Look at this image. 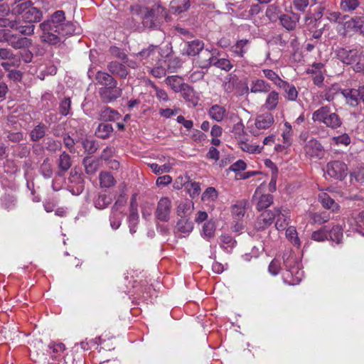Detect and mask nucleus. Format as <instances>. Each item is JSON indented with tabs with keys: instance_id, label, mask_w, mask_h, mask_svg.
Returning a JSON list of instances; mask_svg holds the SVG:
<instances>
[{
	"instance_id": "f257e3e1",
	"label": "nucleus",
	"mask_w": 364,
	"mask_h": 364,
	"mask_svg": "<svg viewBox=\"0 0 364 364\" xmlns=\"http://www.w3.org/2000/svg\"><path fill=\"white\" fill-rule=\"evenodd\" d=\"M39 28L41 31V40L53 46L60 45L65 36L75 33L73 23L66 21L65 14L63 10L55 11L40 23Z\"/></svg>"
},
{
	"instance_id": "f03ea898",
	"label": "nucleus",
	"mask_w": 364,
	"mask_h": 364,
	"mask_svg": "<svg viewBox=\"0 0 364 364\" xmlns=\"http://www.w3.org/2000/svg\"><path fill=\"white\" fill-rule=\"evenodd\" d=\"M95 80L97 84L101 86L98 89V95L102 102L108 104L122 96V89L118 86L117 80L109 73L97 71Z\"/></svg>"
},
{
	"instance_id": "7ed1b4c3",
	"label": "nucleus",
	"mask_w": 364,
	"mask_h": 364,
	"mask_svg": "<svg viewBox=\"0 0 364 364\" xmlns=\"http://www.w3.org/2000/svg\"><path fill=\"white\" fill-rule=\"evenodd\" d=\"M312 120L322 123L331 129L340 128L343 124L341 117L331 110L328 105H324L314 111L312 114Z\"/></svg>"
},
{
	"instance_id": "20e7f679",
	"label": "nucleus",
	"mask_w": 364,
	"mask_h": 364,
	"mask_svg": "<svg viewBox=\"0 0 364 364\" xmlns=\"http://www.w3.org/2000/svg\"><path fill=\"white\" fill-rule=\"evenodd\" d=\"M166 9L161 4H154L151 8H146V11L142 16V23L149 28H156L159 21L166 16Z\"/></svg>"
},
{
	"instance_id": "39448f33",
	"label": "nucleus",
	"mask_w": 364,
	"mask_h": 364,
	"mask_svg": "<svg viewBox=\"0 0 364 364\" xmlns=\"http://www.w3.org/2000/svg\"><path fill=\"white\" fill-rule=\"evenodd\" d=\"M32 4L31 1H26L17 6V11L23 13L21 16L23 20L31 24L39 22L43 18L42 11L36 7L31 6Z\"/></svg>"
},
{
	"instance_id": "423d86ee",
	"label": "nucleus",
	"mask_w": 364,
	"mask_h": 364,
	"mask_svg": "<svg viewBox=\"0 0 364 364\" xmlns=\"http://www.w3.org/2000/svg\"><path fill=\"white\" fill-rule=\"evenodd\" d=\"M290 262H286V267L288 268L282 274V279L284 283L289 285L298 284L304 277V272L300 269L299 264H294L293 266H289L288 263Z\"/></svg>"
},
{
	"instance_id": "0eeeda50",
	"label": "nucleus",
	"mask_w": 364,
	"mask_h": 364,
	"mask_svg": "<svg viewBox=\"0 0 364 364\" xmlns=\"http://www.w3.org/2000/svg\"><path fill=\"white\" fill-rule=\"evenodd\" d=\"M346 164L341 161H330L326 165V173L335 179L343 180L347 176Z\"/></svg>"
},
{
	"instance_id": "6e6552de",
	"label": "nucleus",
	"mask_w": 364,
	"mask_h": 364,
	"mask_svg": "<svg viewBox=\"0 0 364 364\" xmlns=\"http://www.w3.org/2000/svg\"><path fill=\"white\" fill-rule=\"evenodd\" d=\"M304 151L310 158L321 159L325 156V150L321 144L316 139L308 141L304 147Z\"/></svg>"
},
{
	"instance_id": "1a4fd4ad",
	"label": "nucleus",
	"mask_w": 364,
	"mask_h": 364,
	"mask_svg": "<svg viewBox=\"0 0 364 364\" xmlns=\"http://www.w3.org/2000/svg\"><path fill=\"white\" fill-rule=\"evenodd\" d=\"M171 201L168 197L161 198L157 204L155 215L162 222H168L170 218Z\"/></svg>"
},
{
	"instance_id": "9d476101",
	"label": "nucleus",
	"mask_w": 364,
	"mask_h": 364,
	"mask_svg": "<svg viewBox=\"0 0 364 364\" xmlns=\"http://www.w3.org/2000/svg\"><path fill=\"white\" fill-rule=\"evenodd\" d=\"M215 58L214 53L207 48H203L193 59V63L201 69H208L213 66Z\"/></svg>"
},
{
	"instance_id": "9b49d317",
	"label": "nucleus",
	"mask_w": 364,
	"mask_h": 364,
	"mask_svg": "<svg viewBox=\"0 0 364 364\" xmlns=\"http://www.w3.org/2000/svg\"><path fill=\"white\" fill-rule=\"evenodd\" d=\"M274 197L269 193L260 194L257 189L253 195L252 201L256 203L257 210H262L269 207L273 203Z\"/></svg>"
},
{
	"instance_id": "f8f14e48",
	"label": "nucleus",
	"mask_w": 364,
	"mask_h": 364,
	"mask_svg": "<svg viewBox=\"0 0 364 364\" xmlns=\"http://www.w3.org/2000/svg\"><path fill=\"white\" fill-rule=\"evenodd\" d=\"M274 212L276 213L275 218H277L275 222L276 228L278 230H286L290 218L289 210L283 208H276Z\"/></svg>"
},
{
	"instance_id": "ddd939ff",
	"label": "nucleus",
	"mask_w": 364,
	"mask_h": 364,
	"mask_svg": "<svg viewBox=\"0 0 364 364\" xmlns=\"http://www.w3.org/2000/svg\"><path fill=\"white\" fill-rule=\"evenodd\" d=\"M205 43L203 41L195 39L193 41H187L185 44L183 54L188 56L194 57V58L199 54V53L204 48Z\"/></svg>"
},
{
	"instance_id": "4468645a",
	"label": "nucleus",
	"mask_w": 364,
	"mask_h": 364,
	"mask_svg": "<svg viewBox=\"0 0 364 364\" xmlns=\"http://www.w3.org/2000/svg\"><path fill=\"white\" fill-rule=\"evenodd\" d=\"M299 19L300 15L294 12H291V15L282 14L279 17L281 25L288 31L294 30Z\"/></svg>"
},
{
	"instance_id": "2eb2a0df",
	"label": "nucleus",
	"mask_w": 364,
	"mask_h": 364,
	"mask_svg": "<svg viewBox=\"0 0 364 364\" xmlns=\"http://www.w3.org/2000/svg\"><path fill=\"white\" fill-rule=\"evenodd\" d=\"M250 41L248 39L237 40L230 48V52L235 57L244 58L248 52Z\"/></svg>"
},
{
	"instance_id": "dca6fc26",
	"label": "nucleus",
	"mask_w": 364,
	"mask_h": 364,
	"mask_svg": "<svg viewBox=\"0 0 364 364\" xmlns=\"http://www.w3.org/2000/svg\"><path fill=\"white\" fill-rule=\"evenodd\" d=\"M183 100L189 104V105L196 107L199 98L194 90L193 87L188 84L183 85V88L179 92Z\"/></svg>"
},
{
	"instance_id": "f3484780",
	"label": "nucleus",
	"mask_w": 364,
	"mask_h": 364,
	"mask_svg": "<svg viewBox=\"0 0 364 364\" xmlns=\"http://www.w3.org/2000/svg\"><path fill=\"white\" fill-rule=\"evenodd\" d=\"M191 5V0H171L169 4V11L173 15H180L188 11Z\"/></svg>"
},
{
	"instance_id": "a211bd4d",
	"label": "nucleus",
	"mask_w": 364,
	"mask_h": 364,
	"mask_svg": "<svg viewBox=\"0 0 364 364\" xmlns=\"http://www.w3.org/2000/svg\"><path fill=\"white\" fill-rule=\"evenodd\" d=\"M276 218L275 212L266 210L263 212L257 219L256 228L258 230H264L272 225Z\"/></svg>"
},
{
	"instance_id": "6ab92c4d",
	"label": "nucleus",
	"mask_w": 364,
	"mask_h": 364,
	"mask_svg": "<svg viewBox=\"0 0 364 364\" xmlns=\"http://www.w3.org/2000/svg\"><path fill=\"white\" fill-rule=\"evenodd\" d=\"M107 68L112 76L116 75L124 79L129 74V70L127 66L118 61L109 62L107 65Z\"/></svg>"
},
{
	"instance_id": "aec40b11",
	"label": "nucleus",
	"mask_w": 364,
	"mask_h": 364,
	"mask_svg": "<svg viewBox=\"0 0 364 364\" xmlns=\"http://www.w3.org/2000/svg\"><path fill=\"white\" fill-rule=\"evenodd\" d=\"M318 201L323 208L331 210L332 212H338L340 205L327 193L322 192L318 194Z\"/></svg>"
},
{
	"instance_id": "412c9836",
	"label": "nucleus",
	"mask_w": 364,
	"mask_h": 364,
	"mask_svg": "<svg viewBox=\"0 0 364 364\" xmlns=\"http://www.w3.org/2000/svg\"><path fill=\"white\" fill-rule=\"evenodd\" d=\"M9 14V9L7 5H0V28H10L14 30L15 25H16V19H11V18H6L5 16Z\"/></svg>"
},
{
	"instance_id": "4be33fe9",
	"label": "nucleus",
	"mask_w": 364,
	"mask_h": 364,
	"mask_svg": "<svg viewBox=\"0 0 364 364\" xmlns=\"http://www.w3.org/2000/svg\"><path fill=\"white\" fill-rule=\"evenodd\" d=\"M47 126L43 122H39L31 130L29 136L33 142H38L45 137L47 132Z\"/></svg>"
},
{
	"instance_id": "5701e85b",
	"label": "nucleus",
	"mask_w": 364,
	"mask_h": 364,
	"mask_svg": "<svg viewBox=\"0 0 364 364\" xmlns=\"http://www.w3.org/2000/svg\"><path fill=\"white\" fill-rule=\"evenodd\" d=\"M71 166L72 160L70 156L67 152L63 151L60 154L58 160V167L59 168L58 175L60 176H63L70 169Z\"/></svg>"
},
{
	"instance_id": "b1692460",
	"label": "nucleus",
	"mask_w": 364,
	"mask_h": 364,
	"mask_svg": "<svg viewBox=\"0 0 364 364\" xmlns=\"http://www.w3.org/2000/svg\"><path fill=\"white\" fill-rule=\"evenodd\" d=\"M356 50H347L346 48H339L337 50L338 58L343 63L347 65H353L356 58Z\"/></svg>"
},
{
	"instance_id": "393cba45",
	"label": "nucleus",
	"mask_w": 364,
	"mask_h": 364,
	"mask_svg": "<svg viewBox=\"0 0 364 364\" xmlns=\"http://www.w3.org/2000/svg\"><path fill=\"white\" fill-rule=\"evenodd\" d=\"M271 90V85L264 80L257 79L252 80L250 84L252 93H267Z\"/></svg>"
},
{
	"instance_id": "a878e982",
	"label": "nucleus",
	"mask_w": 364,
	"mask_h": 364,
	"mask_svg": "<svg viewBox=\"0 0 364 364\" xmlns=\"http://www.w3.org/2000/svg\"><path fill=\"white\" fill-rule=\"evenodd\" d=\"M274 123V117L271 113L259 115L255 120V127L258 129H266Z\"/></svg>"
},
{
	"instance_id": "bb28decb",
	"label": "nucleus",
	"mask_w": 364,
	"mask_h": 364,
	"mask_svg": "<svg viewBox=\"0 0 364 364\" xmlns=\"http://www.w3.org/2000/svg\"><path fill=\"white\" fill-rule=\"evenodd\" d=\"M112 202V198L109 194L100 193L93 199L95 207L99 210H103L108 207Z\"/></svg>"
},
{
	"instance_id": "cd10ccee",
	"label": "nucleus",
	"mask_w": 364,
	"mask_h": 364,
	"mask_svg": "<svg viewBox=\"0 0 364 364\" xmlns=\"http://www.w3.org/2000/svg\"><path fill=\"white\" fill-rule=\"evenodd\" d=\"M267 93L268 95L263 107L268 111H273L277 107L279 104L280 99L279 94L275 90L269 91Z\"/></svg>"
},
{
	"instance_id": "c85d7f7f",
	"label": "nucleus",
	"mask_w": 364,
	"mask_h": 364,
	"mask_svg": "<svg viewBox=\"0 0 364 364\" xmlns=\"http://www.w3.org/2000/svg\"><path fill=\"white\" fill-rule=\"evenodd\" d=\"M208 113L213 119L220 122L225 118L226 115V109L224 107L218 105H214L208 109Z\"/></svg>"
},
{
	"instance_id": "c756f323",
	"label": "nucleus",
	"mask_w": 364,
	"mask_h": 364,
	"mask_svg": "<svg viewBox=\"0 0 364 364\" xmlns=\"http://www.w3.org/2000/svg\"><path fill=\"white\" fill-rule=\"evenodd\" d=\"M16 203V198L10 194L6 193L0 198V207L7 211L15 209Z\"/></svg>"
},
{
	"instance_id": "7c9ffc66",
	"label": "nucleus",
	"mask_w": 364,
	"mask_h": 364,
	"mask_svg": "<svg viewBox=\"0 0 364 364\" xmlns=\"http://www.w3.org/2000/svg\"><path fill=\"white\" fill-rule=\"evenodd\" d=\"M120 117L119 113L109 107H105L100 113V119L105 122H114L119 119Z\"/></svg>"
},
{
	"instance_id": "2f4dec72",
	"label": "nucleus",
	"mask_w": 364,
	"mask_h": 364,
	"mask_svg": "<svg viewBox=\"0 0 364 364\" xmlns=\"http://www.w3.org/2000/svg\"><path fill=\"white\" fill-rule=\"evenodd\" d=\"M0 60H13V67H18L21 63L20 58L15 55L13 51L8 48H0Z\"/></svg>"
},
{
	"instance_id": "473e14b6",
	"label": "nucleus",
	"mask_w": 364,
	"mask_h": 364,
	"mask_svg": "<svg viewBox=\"0 0 364 364\" xmlns=\"http://www.w3.org/2000/svg\"><path fill=\"white\" fill-rule=\"evenodd\" d=\"M165 82L175 92H179L186 85L182 77L178 75L168 76L166 78Z\"/></svg>"
},
{
	"instance_id": "72a5a7b5",
	"label": "nucleus",
	"mask_w": 364,
	"mask_h": 364,
	"mask_svg": "<svg viewBox=\"0 0 364 364\" xmlns=\"http://www.w3.org/2000/svg\"><path fill=\"white\" fill-rule=\"evenodd\" d=\"M113 131L112 124L102 122L96 129L95 135L100 139H106L110 136Z\"/></svg>"
},
{
	"instance_id": "f704fd0d",
	"label": "nucleus",
	"mask_w": 364,
	"mask_h": 364,
	"mask_svg": "<svg viewBox=\"0 0 364 364\" xmlns=\"http://www.w3.org/2000/svg\"><path fill=\"white\" fill-rule=\"evenodd\" d=\"M279 87L284 90L286 93V98L288 100L295 101L298 97V91L294 85L284 80Z\"/></svg>"
},
{
	"instance_id": "c9c22d12",
	"label": "nucleus",
	"mask_w": 364,
	"mask_h": 364,
	"mask_svg": "<svg viewBox=\"0 0 364 364\" xmlns=\"http://www.w3.org/2000/svg\"><path fill=\"white\" fill-rule=\"evenodd\" d=\"M176 229L178 232L189 235L193 229V223L186 217H182L176 224Z\"/></svg>"
},
{
	"instance_id": "e433bc0d",
	"label": "nucleus",
	"mask_w": 364,
	"mask_h": 364,
	"mask_svg": "<svg viewBox=\"0 0 364 364\" xmlns=\"http://www.w3.org/2000/svg\"><path fill=\"white\" fill-rule=\"evenodd\" d=\"M348 28L364 33V16H355L346 22Z\"/></svg>"
},
{
	"instance_id": "4c0bfd02",
	"label": "nucleus",
	"mask_w": 364,
	"mask_h": 364,
	"mask_svg": "<svg viewBox=\"0 0 364 364\" xmlns=\"http://www.w3.org/2000/svg\"><path fill=\"white\" fill-rule=\"evenodd\" d=\"M85 173L88 175H93L98 169V161L92 159V157L86 156L82 160Z\"/></svg>"
},
{
	"instance_id": "58836bf2",
	"label": "nucleus",
	"mask_w": 364,
	"mask_h": 364,
	"mask_svg": "<svg viewBox=\"0 0 364 364\" xmlns=\"http://www.w3.org/2000/svg\"><path fill=\"white\" fill-rule=\"evenodd\" d=\"M235 244L236 241L230 235H223L220 236V247L227 252H231Z\"/></svg>"
},
{
	"instance_id": "ea45409f",
	"label": "nucleus",
	"mask_w": 364,
	"mask_h": 364,
	"mask_svg": "<svg viewBox=\"0 0 364 364\" xmlns=\"http://www.w3.org/2000/svg\"><path fill=\"white\" fill-rule=\"evenodd\" d=\"M342 95L346 98V102L351 107H355L358 105V99L357 95L358 90H343L341 91Z\"/></svg>"
},
{
	"instance_id": "a19ab883",
	"label": "nucleus",
	"mask_w": 364,
	"mask_h": 364,
	"mask_svg": "<svg viewBox=\"0 0 364 364\" xmlns=\"http://www.w3.org/2000/svg\"><path fill=\"white\" fill-rule=\"evenodd\" d=\"M115 179L109 172L105 171L100 174V183L102 187L109 188L115 184Z\"/></svg>"
},
{
	"instance_id": "79ce46f5",
	"label": "nucleus",
	"mask_w": 364,
	"mask_h": 364,
	"mask_svg": "<svg viewBox=\"0 0 364 364\" xmlns=\"http://www.w3.org/2000/svg\"><path fill=\"white\" fill-rule=\"evenodd\" d=\"M293 131L291 125L289 122H286L284 124V129L282 132L283 144L284 146H289L292 143Z\"/></svg>"
},
{
	"instance_id": "37998d69",
	"label": "nucleus",
	"mask_w": 364,
	"mask_h": 364,
	"mask_svg": "<svg viewBox=\"0 0 364 364\" xmlns=\"http://www.w3.org/2000/svg\"><path fill=\"white\" fill-rule=\"evenodd\" d=\"M213 66L226 72L230 71L233 68V65L229 59L218 58L216 56L213 61Z\"/></svg>"
},
{
	"instance_id": "c03bdc74",
	"label": "nucleus",
	"mask_w": 364,
	"mask_h": 364,
	"mask_svg": "<svg viewBox=\"0 0 364 364\" xmlns=\"http://www.w3.org/2000/svg\"><path fill=\"white\" fill-rule=\"evenodd\" d=\"M45 148L50 153H55L62 148L61 141L52 137H48L45 141Z\"/></svg>"
},
{
	"instance_id": "a18cd8bd",
	"label": "nucleus",
	"mask_w": 364,
	"mask_h": 364,
	"mask_svg": "<svg viewBox=\"0 0 364 364\" xmlns=\"http://www.w3.org/2000/svg\"><path fill=\"white\" fill-rule=\"evenodd\" d=\"M82 145L88 154H92L98 149L97 142L90 138H85L82 140Z\"/></svg>"
},
{
	"instance_id": "49530a36",
	"label": "nucleus",
	"mask_w": 364,
	"mask_h": 364,
	"mask_svg": "<svg viewBox=\"0 0 364 364\" xmlns=\"http://www.w3.org/2000/svg\"><path fill=\"white\" fill-rule=\"evenodd\" d=\"M310 218L314 223L321 225L327 223L331 217L329 213L326 212L312 213L310 214Z\"/></svg>"
},
{
	"instance_id": "de8ad7c7",
	"label": "nucleus",
	"mask_w": 364,
	"mask_h": 364,
	"mask_svg": "<svg viewBox=\"0 0 364 364\" xmlns=\"http://www.w3.org/2000/svg\"><path fill=\"white\" fill-rule=\"evenodd\" d=\"M328 236L332 241L339 244L343 238V230L339 225H334L331 230H328Z\"/></svg>"
},
{
	"instance_id": "09e8293b",
	"label": "nucleus",
	"mask_w": 364,
	"mask_h": 364,
	"mask_svg": "<svg viewBox=\"0 0 364 364\" xmlns=\"http://www.w3.org/2000/svg\"><path fill=\"white\" fill-rule=\"evenodd\" d=\"M340 90L341 89L337 85H333L323 91L322 97L328 102H331L335 99L336 95L339 93Z\"/></svg>"
},
{
	"instance_id": "8fccbe9b",
	"label": "nucleus",
	"mask_w": 364,
	"mask_h": 364,
	"mask_svg": "<svg viewBox=\"0 0 364 364\" xmlns=\"http://www.w3.org/2000/svg\"><path fill=\"white\" fill-rule=\"evenodd\" d=\"M262 73L266 78L272 81L277 87H279L284 81L277 73L271 69H264L262 70Z\"/></svg>"
},
{
	"instance_id": "3c124183",
	"label": "nucleus",
	"mask_w": 364,
	"mask_h": 364,
	"mask_svg": "<svg viewBox=\"0 0 364 364\" xmlns=\"http://www.w3.org/2000/svg\"><path fill=\"white\" fill-rule=\"evenodd\" d=\"M359 6V0H341V9L345 12H352Z\"/></svg>"
},
{
	"instance_id": "603ef678",
	"label": "nucleus",
	"mask_w": 364,
	"mask_h": 364,
	"mask_svg": "<svg viewBox=\"0 0 364 364\" xmlns=\"http://www.w3.org/2000/svg\"><path fill=\"white\" fill-rule=\"evenodd\" d=\"M35 26L33 24L23 25L19 21H16V25H15L14 30L18 31L23 35L30 36L33 34Z\"/></svg>"
},
{
	"instance_id": "864d4df0",
	"label": "nucleus",
	"mask_w": 364,
	"mask_h": 364,
	"mask_svg": "<svg viewBox=\"0 0 364 364\" xmlns=\"http://www.w3.org/2000/svg\"><path fill=\"white\" fill-rule=\"evenodd\" d=\"M122 219V211L111 210L109 215L110 225L114 230H117L121 225Z\"/></svg>"
},
{
	"instance_id": "5fc2aeb1",
	"label": "nucleus",
	"mask_w": 364,
	"mask_h": 364,
	"mask_svg": "<svg viewBox=\"0 0 364 364\" xmlns=\"http://www.w3.org/2000/svg\"><path fill=\"white\" fill-rule=\"evenodd\" d=\"M186 188L187 189V192L188 193L189 196L192 198L198 197L201 191L200 183L195 181H190L186 183Z\"/></svg>"
},
{
	"instance_id": "6e6d98bb",
	"label": "nucleus",
	"mask_w": 364,
	"mask_h": 364,
	"mask_svg": "<svg viewBox=\"0 0 364 364\" xmlns=\"http://www.w3.org/2000/svg\"><path fill=\"white\" fill-rule=\"evenodd\" d=\"M328 229L325 226L311 234V239L317 242H323L328 239Z\"/></svg>"
},
{
	"instance_id": "4d7b16f0",
	"label": "nucleus",
	"mask_w": 364,
	"mask_h": 364,
	"mask_svg": "<svg viewBox=\"0 0 364 364\" xmlns=\"http://www.w3.org/2000/svg\"><path fill=\"white\" fill-rule=\"evenodd\" d=\"M48 348L51 351L50 353H52V356L55 358H57L58 356L61 355L65 350V346L63 343H50L48 346Z\"/></svg>"
},
{
	"instance_id": "13d9d810",
	"label": "nucleus",
	"mask_w": 364,
	"mask_h": 364,
	"mask_svg": "<svg viewBox=\"0 0 364 364\" xmlns=\"http://www.w3.org/2000/svg\"><path fill=\"white\" fill-rule=\"evenodd\" d=\"M40 172L46 178H50L52 176L53 170L48 158L44 159L43 162L41 165Z\"/></svg>"
},
{
	"instance_id": "bf43d9fd",
	"label": "nucleus",
	"mask_w": 364,
	"mask_h": 364,
	"mask_svg": "<svg viewBox=\"0 0 364 364\" xmlns=\"http://www.w3.org/2000/svg\"><path fill=\"white\" fill-rule=\"evenodd\" d=\"M215 225L213 221H208L203 227V234L205 237L210 239L215 235Z\"/></svg>"
},
{
	"instance_id": "052dcab7",
	"label": "nucleus",
	"mask_w": 364,
	"mask_h": 364,
	"mask_svg": "<svg viewBox=\"0 0 364 364\" xmlns=\"http://www.w3.org/2000/svg\"><path fill=\"white\" fill-rule=\"evenodd\" d=\"M240 147L242 151L250 154L260 153L262 149V147L260 148L259 146L249 144L248 143L243 141L242 139L240 140Z\"/></svg>"
},
{
	"instance_id": "680f3d73",
	"label": "nucleus",
	"mask_w": 364,
	"mask_h": 364,
	"mask_svg": "<svg viewBox=\"0 0 364 364\" xmlns=\"http://www.w3.org/2000/svg\"><path fill=\"white\" fill-rule=\"evenodd\" d=\"M71 100L69 97L64 98L59 106V112L63 116H67L70 113Z\"/></svg>"
},
{
	"instance_id": "e2e57ef3",
	"label": "nucleus",
	"mask_w": 364,
	"mask_h": 364,
	"mask_svg": "<svg viewBox=\"0 0 364 364\" xmlns=\"http://www.w3.org/2000/svg\"><path fill=\"white\" fill-rule=\"evenodd\" d=\"M152 171L158 175L162 174L163 173H168L170 171L171 167L168 164H164L162 166H159L156 163L151 164L149 165Z\"/></svg>"
},
{
	"instance_id": "0e129e2a",
	"label": "nucleus",
	"mask_w": 364,
	"mask_h": 364,
	"mask_svg": "<svg viewBox=\"0 0 364 364\" xmlns=\"http://www.w3.org/2000/svg\"><path fill=\"white\" fill-rule=\"evenodd\" d=\"M353 65H354V70L356 72H362L364 73V55L357 51L355 63Z\"/></svg>"
},
{
	"instance_id": "69168bd1",
	"label": "nucleus",
	"mask_w": 364,
	"mask_h": 364,
	"mask_svg": "<svg viewBox=\"0 0 364 364\" xmlns=\"http://www.w3.org/2000/svg\"><path fill=\"white\" fill-rule=\"evenodd\" d=\"M217 197L218 193L215 188L213 187H208L202 194L201 199L203 201L209 200H214L217 198Z\"/></svg>"
},
{
	"instance_id": "338daca9",
	"label": "nucleus",
	"mask_w": 364,
	"mask_h": 364,
	"mask_svg": "<svg viewBox=\"0 0 364 364\" xmlns=\"http://www.w3.org/2000/svg\"><path fill=\"white\" fill-rule=\"evenodd\" d=\"M286 236L294 245H299L300 242L299 239L297 237V232L293 227L287 228Z\"/></svg>"
},
{
	"instance_id": "774afa93",
	"label": "nucleus",
	"mask_w": 364,
	"mask_h": 364,
	"mask_svg": "<svg viewBox=\"0 0 364 364\" xmlns=\"http://www.w3.org/2000/svg\"><path fill=\"white\" fill-rule=\"evenodd\" d=\"M157 46L150 45L147 48L143 49L137 55L141 58V59H147L151 57H154L156 55V49Z\"/></svg>"
}]
</instances>
